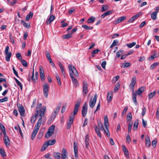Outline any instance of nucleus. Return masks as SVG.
<instances>
[{
    "instance_id": "obj_1",
    "label": "nucleus",
    "mask_w": 159,
    "mask_h": 159,
    "mask_svg": "<svg viewBox=\"0 0 159 159\" xmlns=\"http://www.w3.org/2000/svg\"><path fill=\"white\" fill-rule=\"evenodd\" d=\"M68 68L70 72V76L72 82L74 83V86L75 87H77L79 85V83L76 79L73 77V75L76 76H78L79 75L78 73L74 66H72L71 65H69L68 66Z\"/></svg>"
},
{
    "instance_id": "obj_2",
    "label": "nucleus",
    "mask_w": 159,
    "mask_h": 159,
    "mask_svg": "<svg viewBox=\"0 0 159 159\" xmlns=\"http://www.w3.org/2000/svg\"><path fill=\"white\" fill-rule=\"evenodd\" d=\"M81 102V100L80 99L77 100L75 106L73 114L70 117L69 120L67 122V123L71 124H72L73 123L75 118V115H76L78 112Z\"/></svg>"
},
{
    "instance_id": "obj_3",
    "label": "nucleus",
    "mask_w": 159,
    "mask_h": 159,
    "mask_svg": "<svg viewBox=\"0 0 159 159\" xmlns=\"http://www.w3.org/2000/svg\"><path fill=\"white\" fill-rule=\"evenodd\" d=\"M41 120L42 119L41 118L39 120L36 125L35 126L31 136V139L32 140L34 139L36 136V134L41 125L42 123Z\"/></svg>"
},
{
    "instance_id": "obj_4",
    "label": "nucleus",
    "mask_w": 159,
    "mask_h": 159,
    "mask_svg": "<svg viewBox=\"0 0 159 159\" xmlns=\"http://www.w3.org/2000/svg\"><path fill=\"white\" fill-rule=\"evenodd\" d=\"M104 125L105 126L106 130H104V131L108 137L110 136L109 132L108 129V126L109 125L107 115H105L104 118Z\"/></svg>"
},
{
    "instance_id": "obj_5",
    "label": "nucleus",
    "mask_w": 159,
    "mask_h": 159,
    "mask_svg": "<svg viewBox=\"0 0 159 159\" xmlns=\"http://www.w3.org/2000/svg\"><path fill=\"white\" fill-rule=\"evenodd\" d=\"M55 126L52 125L48 129V132L46 133L45 137L47 139H48L52 134L54 131Z\"/></svg>"
},
{
    "instance_id": "obj_6",
    "label": "nucleus",
    "mask_w": 159,
    "mask_h": 159,
    "mask_svg": "<svg viewBox=\"0 0 159 159\" xmlns=\"http://www.w3.org/2000/svg\"><path fill=\"white\" fill-rule=\"evenodd\" d=\"M49 86L47 83H46L43 85V93L45 97L47 98L49 93Z\"/></svg>"
},
{
    "instance_id": "obj_7",
    "label": "nucleus",
    "mask_w": 159,
    "mask_h": 159,
    "mask_svg": "<svg viewBox=\"0 0 159 159\" xmlns=\"http://www.w3.org/2000/svg\"><path fill=\"white\" fill-rule=\"evenodd\" d=\"M136 82V77L134 76L131 80V83L129 85V88L132 91H134V86Z\"/></svg>"
},
{
    "instance_id": "obj_8",
    "label": "nucleus",
    "mask_w": 159,
    "mask_h": 159,
    "mask_svg": "<svg viewBox=\"0 0 159 159\" xmlns=\"http://www.w3.org/2000/svg\"><path fill=\"white\" fill-rule=\"evenodd\" d=\"M97 99V95L95 94L93 97V100L90 99L89 101V105L90 107L93 108L95 105Z\"/></svg>"
},
{
    "instance_id": "obj_9",
    "label": "nucleus",
    "mask_w": 159,
    "mask_h": 159,
    "mask_svg": "<svg viewBox=\"0 0 159 159\" xmlns=\"http://www.w3.org/2000/svg\"><path fill=\"white\" fill-rule=\"evenodd\" d=\"M88 105L87 103L85 102L84 104L82 110V116L84 117L87 115V112Z\"/></svg>"
},
{
    "instance_id": "obj_10",
    "label": "nucleus",
    "mask_w": 159,
    "mask_h": 159,
    "mask_svg": "<svg viewBox=\"0 0 159 159\" xmlns=\"http://www.w3.org/2000/svg\"><path fill=\"white\" fill-rule=\"evenodd\" d=\"M61 155V159H68V153L67 151L66 148H63L62 149Z\"/></svg>"
},
{
    "instance_id": "obj_11",
    "label": "nucleus",
    "mask_w": 159,
    "mask_h": 159,
    "mask_svg": "<svg viewBox=\"0 0 159 159\" xmlns=\"http://www.w3.org/2000/svg\"><path fill=\"white\" fill-rule=\"evenodd\" d=\"M46 110V107L45 106L43 107L42 109H40L39 110V115L40 116V118L39 119V120L40 119H41V121H42V117H43L45 115V112Z\"/></svg>"
},
{
    "instance_id": "obj_12",
    "label": "nucleus",
    "mask_w": 159,
    "mask_h": 159,
    "mask_svg": "<svg viewBox=\"0 0 159 159\" xmlns=\"http://www.w3.org/2000/svg\"><path fill=\"white\" fill-rule=\"evenodd\" d=\"M88 85L86 81H84L83 84V92L84 94H86L88 92Z\"/></svg>"
},
{
    "instance_id": "obj_13",
    "label": "nucleus",
    "mask_w": 159,
    "mask_h": 159,
    "mask_svg": "<svg viewBox=\"0 0 159 159\" xmlns=\"http://www.w3.org/2000/svg\"><path fill=\"white\" fill-rule=\"evenodd\" d=\"M17 106L18 108V111L20 115L21 116H25V111L24 107L20 105H19V106L17 105Z\"/></svg>"
},
{
    "instance_id": "obj_14",
    "label": "nucleus",
    "mask_w": 159,
    "mask_h": 159,
    "mask_svg": "<svg viewBox=\"0 0 159 159\" xmlns=\"http://www.w3.org/2000/svg\"><path fill=\"white\" fill-rule=\"evenodd\" d=\"M85 147L87 149H89V135L88 134L86 135L85 139Z\"/></svg>"
},
{
    "instance_id": "obj_15",
    "label": "nucleus",
    "mask_w": 159,
    "mask_h": 159,
    "mask_svg": "<svg viewBox=\"0 0 159 159\" xmlns=\"http://www.w3.org/2000/svg\"><path fill=\"white\" fill-rule=\"evenodd\" d=\"M55 18V17L53 15L50 16L46 22V23L48 25L50 24L54 20Z\"/></svg>"
},
{
    "instance_id": "obj_16",
    "label": "nucleus",
    "mask_w": 159,
    "mask_h": 159,
    "mask_svg": "<svg viewBox=\"0 0 159 159\" xmlns=\"http://www.w3.org/2000/svg\"><path fill=\"white\" fill-rule=\"evenodd\" d=\"M140 15V13H139L134 16L130 19L129 20H128V22L129 23L133 22L134 20L137 19L139 16Z\"/></svg>"
},
{
    "instance_id": "obj_17",
    "label": "nucleus",
    "mask_w": 159,
    "mask_h": 159,
    "mask_svg": "<svg viewBox=\"0 0 159 159\" xmlns=\"http://www.w3.org/2000/svg\"><path fill=\"white\" fill-rule=\"evenodd\" d=\"M56 142L55 139H53V140H50L46 141L45 143L48 146L49 145H52L54 144Z\"/></svg>"
},
{
    "instance_id": "obj_18",
    "label": "nucleus",
    "mask_w": 159,
    "mask_h": 159,
    "mask_svg": "<svg viewBox=\"0 0 159 159\" xmlns=\"http://www.w3.org/2000/svg\"><path fill=\"white\" fill-rule=\"evenodd\" d=\"M158 12V11H155L151 13V18L153 20H155L157 18V15Z\"/></svg>"
},
{
    "instance_id": "obj_19",
    "label": "nucleus",
    "mask_w": 159,
    "mask_h": 159,
    "mask_svg": "<svg viewBox=\"0 0 159 159\" xmlns=\"http://www.w3.org/2000/svg\"><path fill=\"white\" fill-rule=\"evenodd\" d=\"M126 17L125 16H121L117 19L116 21H115L114 22V24H117L124 20L126 19Z\"/></svg>"
},
{
    "instance_id": "obj_20",
    "label": "nucleus",
    "mask_w": 159,
    "mask_h": 159,
    "mask_svg": "<svg viewBox=\"0 0 159 159\" xmlns=\"http://www.w3.org/2000/svg\"><path fill=\"white\" fill-rule=\"evenodd\" d=\"M112 98V92L110 93L108 92L107 96V100L108 102H111Z\"/></svg>"
},
{
    "instance_id": "obj_21",
    "label": "nucleus",
    "mask_w": 159,
    "mask_h": 159,
    "mask_svg": "<svg viewBox=\"0 0 159 159\" xmlns=\"http://www.w3.org/2000/svg\"><path fill=\"white\" fill-rule=\"evenodd\" d=\"M6 55L5 59L7 61H10V58L11 56V52L7 53H5Z\"/></svg>"
},
{
    "instance_id": "obj_22",
    "label": "nucleus",
    "mask_w": 159,
    "mask_h": 159,
    "mask_svg": "<svg viewBox=\"0 0 159 159\" xmlns=\"http://www.w3.org/2000/svg\"><path fill=\"white\" fill-rule=\"evenodd\" d=\"M4 142L7 147H9L10 145V141L9 138L4 139Z\"/></svg>"
},
{
    "instance_id": "obj_23",
    "label": "nucleus",
    "mask_w": 159,
    "mask_h": 159,
    "mask_svg": "<svg viewBox=\"0 0 159 159\" xmlns=\"http://www.w3.org/2000/svg\"><path fill=\"white\" fill-rule=\"evenodd\" d=\"M151 144V142H150V138L148 136L147 138H146V140H145V144L146 146L148 148H149L150 145Z\"/></svg>"
},
{
    "instance_id": "obj_24",
    "label": "nucleus",
    "mask_w": 159,
    "mask_h": 159,
    "mask_svg": "<svg viewBox=\"0 0 159 159\" xmlns=\"http://www.w3.org/2000/svg\"><path fill=\"white\" fill-rule=\"evenodd\" d=\"M144 91V88L141 87L138 89L136 92V93L138 95L141 94Z\"/></svg>"
},
{
    "instance_id": "obj_25",
    "label": "nucleus",
    "mask_w": 159,
    "mask_h": 159,
    "mask_svg": "<svg viewBox=\"0 0 159 159\" xmlns=\"http://www.w3.org/2000/svg\"><path fill=\"white\" fill-rule=\"evenodd\" d=\"M132 100L134 103L136 105L137 101L136 100V94L134 93V91L132 93Z\"/></svg>"
},
{
    "instance_id": "obj_26",
    "label": "nucleus",
    "mask_w": 159,
    "mask_h": 159,
    "mask_svg": "<svg viewBox=\"0 0 159 159\" xmlns=\"http://www.w3.org/2000/svg\"><path fill=\"white\" fill-rule=\"evenodd\" d=\"M33 14L32 12L31 11H30L29 14L27 15L25 18V20L26 21H29V20L30 18H32L33 17Z\"/></svg>"
},
{
    "instance_id": "obj_27",
    "label": "nucleus",
    "mask_w": 159,
    "mask_h": 159,
    "mask_svg": "<svg viewBox=\"0 0 159 159\" xmlns=\"http://www.w3.org/2000/svg\"><path fill=\"white\" fill-rule=\"evenodd\" d=\"M0 153L3 158L5 159L6 157V155L4 149L2 148L0 149Z\"/></svg>"
},
{
    "instance_id": "obj_28",
    "label": "nucleus",
    "mask_w": 159,
    "mask_h": 159,
    "mask_svg": "<svg viewBox=\"0 0 159 159\" xmlns=\"http://www.w3.org/2000/svg\"><path fill=\"white\" fill-rule=\"evenodd\" d=\"M139 124V120H136L134 124V130H137L138 126Z\"/></svg>"
},
{
    "instance_id": "obj_29",
    "label": "nucleus",
    "mask_w": 159,
    "mask_h": 159,
    "mask_svg": "<svg viewBox=\"0 0 159 159\" xmlns=\"http://www.w3.org/2000/svg\"><path fill=\"white\" fill-rule=\"evenodd\" d=\"M61 154L58 152H54L53 155L57 159H60Z\"/></svg>"
},
{
    "instance_id": "obj_30",
    "label": "nucleus",
    "mask_w": 159,
    "mask_h": 159,
    "mask_svg": "<svg viewBox=\"0 0 159 159\" xmlns=\"http://www.w3.org/2000/svg\"><path fill=\"white\" fill-rule=\"evenodd\" d=\"M21 23L26 28H29L30 27V24H28V23L25 22L24 20H21Z\"/></svg>"
},
{
    "instance_id": "obj_31",
    "label": "nucleus",
    "mask_w": 159,
    "mask_h": 159,
    "mask_svg": "<svg viewBox=\"0 0 159 159\" xmlns=\"http://www.w3.org/2000/svg\"><path fill=\"white\" fill-rule=\"evenodd\" d=\"M124 52L123 50L120 49L119 50L116 55V57L118 58H119L120 56L123 54Z\"/></svg>"
},
{
    "instance_id": "obj_32",
    "label": "nucleus",
    "mask_w": 159,
    "mask_h": 159,
    "mask_svg": "<svg viewBox=\"0 0 159 159\" xmlns=\"http://www.w3.org/2000/svg\"><path fill=\"white\" fill-rule=\"evenodd\" d=\"M72 37V34L71 33H69L63 35L62 38L63 39H69Z\"/></svg>"
},
{
    "instance_id": "obj_33",
    "label": "nucleus",
    "mask_w": 159,
    "mask_h": 159,
    "mask_svg": "<svg viewBox=\"0 0 159 159\" xmlns=\"http://www.w3.org/2000/svg\"><path fill=\"white\" fill-rule=\"evenodd\" d=\"M38 115V114L36 113L35 115L32 116L31 119V122L32 123H34L35 122Z\"/></svg>"
},
{
    "instance_id": "obj_34",
    "label": "nucleus",
    "mask_w": 159,
    "mask_h": 159,
    "mask_svg": "<svg viewBox=\"0 0 159 159\" xmlns=\"http://www.w3.org/2000/svg\"><path fill=\"white\" fill-rule=\"evenodd\" d=\"M108 8V6L107 5H103L101 8V11L102 12H103L107 10Z\"/></svg>"
},
{
    "instance_id": "obj_35",
    "label": "nucleus",
    "mask_w": 159,
    "mask_h": 159,
    "mask_svg": "<svg viewBox=\"0 0 159 159\" xmlns=\"http://www.w3.org/2000/svg\"><path fill=\"white\" fill-rule=\"evenodd\" d=\"M156 93V91L155 90L153 92L150 93L148 95V99H150L153 98Z\"/></svg>"
},
{
    "instance_id": "obj_36",
    "label": "nucleus",
    "mask_w": 159,
    "mask_h": 159,
    "mask_svg": "<svg viewBox=\"0 0 159 159\" xmlns=\"http://www.w3.org/2000/svg\"><path fill=\"white\" fill-rule=\"evenodd\" d=\"M95 130L97 133L98 135L101 138L102 137L100 133L99 130L97 126H96L95 127Z\"/></svg>"
},
{
    "instance_id": "obj_37",
    "label": "nucleus",
    "mask_w": 159,
    "mask_h": 159,
    "mask_svg": "<svg viewBox=\"0 0 159 159\" xmlns=\"http://www.w3.org/2000/svg\"><path fill=\"white\" fill-rule=\"evenodd\" d=\"M111 12L110 11H108L106 12L103 13L101 16V17L102 18H104L106 16H108L111 14Z\"/></svg>"
},
{
    "instance_id": "obj_38",
    "label": "nucleus",
    "mask_w": 159,
    "mask_h": 159,
    "mask_svg": "<svg viewBox=\"0 0 159 159\" xmlns=\"http://www.w3.org/2000/svg\"><path fill=\"white\" fill-rule=\"evenodd\" d=\"M130 62H125L122 64V67L124 68H126L130 66H131Z\"/></svg>"
},
{
    "instance_id": "obj_39",
    "label": "nucleus",
    "mask_w": 159,
    "mask_h": 159,
    "mask_svg": "<svg viewBox=\"0 0 159 159\" xmlns=\"http://www.w3.org/2000/svg\"><path fill=\"white\" fill-rule=\"evenodd\" d=\"M95 20V18L94 17L92 16L90 17L87 20V23H91L93 22Z\"/></svg>"
},
{
    "instance_id": "obj_40",
    "label": "nucleus",
    "mask_w": 159,
    "mask_h": 159,
    "mask_svg": "<svg viewBox=\"0 0 159 159\" xmlns=\"http://www.w3.org/2000/svg\"><path fill=\"white\" fill-rule=\"evenodd\" d=\"M82 27L86 30H92L93 27L92 26H89L86 25H83L82 26Z\"/></svg>"
},
{
    "instance_id": "obj_41",
    "label": "nucleus",
    "mask_w": 159,
    "mask_h": 159,
    "mask_svg": "<svg viewBox=\"0 0 159 159\" xmlns=\"http://www.w3.org/2000/svg\"><path fill=\"white\" fill-rule=\"evenodd\" d=\"M42 103H39L37 104L36 107V111L37 112V113L38 114L39 112V110L42 107Z\"/></svg>"
},
{
    "instance_id": "obj_42",
    "label": "nucleus",
    "mask_w": 159,
    "mask_h": 159,
    "mask_svg": "<svg viewBox=\"0 0 159 159\" xmlns=\"http://www.w3.org/2000/svg\"><path fill=\"white\" fill-rule=\"evenodd\" d=\"M56 77L58 84L59 85H61V81L60 78L59 76L58 75V74H56Z\"/></svg>"
},
{
    "instance_id": "obj_43",
    "label": "nucleus",
    "mask_w": 159,
    "mask_h": 159,
    "mask_svg": "<svg viewBox=\"0 0 159 159\" xmlns=\"http://www.w3.org/2000/svg\"><path fill=\"white\" fill-rule=\"evenodd\" d=\"M61 103L59 104L56 107L55 111H54V112H56V113L57 114L58 113L60 109L61 108Z\"/></svg>"
},
{
    "instance_id": "obj_44",
    "label": "nucleus",
    "mask_w": 159,
    "mask_h": 159,
    "mask_svg": "<svg viewBox=\"0 0 159 159\" xmlns=\"http://www.w3.org/2000/svg\"><path fill=\"white\" fill-rule=\"evenodd\" d=\"M136 44V43L135 42H133L131 43H129V44H127V46L129 48H131Z\"/></svg>"
},
{
    "instance_id": "obj_45",
    "label": "nucleus",
    "mask_w": 159,
    "mask_h": 159,
    "mask_svg": "<svg viewBox=\"0 0 159 159\" xmlns=\"http://www.w3.org/2000/svg\"><path fill=\"white\" fill-rule=\"evenodd\" d=\"M120 87V85L117 83V84L115 85L114 87V93H116L118 90V89H119Z\"/></svg>"
},
{
    "instance_id": "obj_46",
    "label": "nucleus",
    "mask_w": 159,
    "mask_h": 159,
    "mask_svg": "<svg viewBox=\"0 0 159 159\" xmlns=\"http://www.w3.org/2000/svg\"><path fill=\"white\" fill-rule=\"evenodd\" d=\"M56 112H54L52 114V116L50 117V119L51 120H53L56 117L57 114Z\"/></svg>"
},
{
    "instance_id": "obj_47",
    "label": "nucleus",
    "mask_w": 159,
    "mask_h": 159,
    "mask_svg": "<svg viewBox=\"0 0 159 159\" xmlns=\"http://www.w3.org/2000/svg\"><path fill=\"white\" fill-rule=\"evenodd\" d=\"M132 118V116L131 112L129 113L127 115V121H130L131 120Z\"/></svg>"
},
{
    "instance_id": "obj_48",
    "label": "nucleus",
    "mask_w": 159,
    "mask_h": 159,
    "mask_svg": "<svg viewBox=\"0 0 159 159\" xmlns=\"http://www.w3.org/2000/svg\"><path fill=\"white\" fill-rule=\"evenodd\" d=\"M159 65V63L155 62L151 66L150 69L152 70L156 66H158Z\"/></svg>"
},
{
    "instance_id": "obj_49",
    "label": "nucleus",
    "mask_w": 159,
    "mask_h": 159,
    "mask_svg": "<svg viewBox=\"0 0 159 159\" xmlns=\"http://www.w3.org/2000/svg\"><path fill=\"white\" fill-rule=\"evenodd\" d=\"M39 72L40 75H44V71L43 67L41 66L39 67Z\"/></svg>"
},
{
    "instance_id": "obj_50",
    "label": "nucleus",
    "mask_w": 159,
    "mask_h": 159,
    "mask_svg": "<svg viewBox=\"0 0 159 159\" xmlns=\"http://www.w3.org/2000/svg\"><path fill=\"white\" fill-rule=\"evenodd\" d=\"M21 61L22 64L24 67H26L27 66V62L25 61L23 59H21Z\"/></svg>"
},
{
    "instance_id": "obj_51",
    "label": "nucleus",
    "mask_w": 159,
    "mask_h": 159,
    "mask_svg": "<svg viewBox=\"0 0 159 159\" xmlns=\"http://www.w3.org/2000/svg\"><path fill=\"white\" fill-rule=\"evenodd\" d=\"M0 129L2 132L6 131L5 128L3 124L1 123H0Z\"/></svg>"
},
{
    "instance_id": "obj_52",
    "label": "nucleus",
    "mask_w": 159,
    "mask_h": 159,
    "mask_svg": "<svg viewBox=\"0 0 159 159\" xmlns=\"http://www.w3.org/2000/svg\"><path fill=\"white\" fill-rule=\"evenodd\" d=\"M131 141V139L130 135L128 134L126 137V142L128 143H129Z\"/></svg>"
},
{
    "instance_id": "obj_53",
    "label": "nucleus",
    "mask_w": 159,
    "mask_h": 159,
    "mask_svg": "<svg viewBox=\"0 0 159 159\" xmlns=\"http://www.w3.org/2000/svg\"><path fill=\"white\" fill-rule=\"evenodd\" d=\"M128 110V107H125L124 109L121 113V115L122 116H123L125 114Z\"/></svg>"
},
{
    "instance_id": "obj_54",
    "label": "nucleus",
    "mask_w": 159,
    "mask_h": 159,
    "mask_svg": "<svg viewBox=\"0 0 159 159\" xmlns=\"http://www.w3.org/2000/svg\"><path fill=\"white\" fill-rule=\"evenodd\" d=\"M98 125L100 130L102 131H103V130H104L105 129L103 128V125L101 122L98 123Z\"/></svg>"
},
{
    "instance_id": "obj_55",
    "label": "nucleus",
    "mask_w": 159,
    "mask_h": 159,
    "mask_svg": "<svg viewBox=\"0 0 159 159\" xmlns=\"http://www.w3.org/2000/svg\"><path fill=\"white\" fill-rule=\"evenodd\" d=\"M117 41L116 40H114L112 43V44L110 46V48H112L114 46H116L117 45Z\"/></svg>"
},
{
    "instance_id": "obj_56",
    "label": "nucleus",
    "mask_w": 159,
    "mask_h": 159,
    "mask_svg": "<svg viewBox=\"0 0 159 159\" xmlns=\"http://www.w3.org/2000/svg\"><path fill=\"white\" fill-rule=\"evenodd\" d=\"M100 51V50L97 49L95 50H93L92 52V56L93 57H94V54H96L99 51Z\"/></svg>"
},
{
    "instance_id": "obj_57",
    "label": "nucleus",
    "mask_w": 159,
    "mask_h": 159,
    "mask_svg": "<svg viewBox=\"0 0 159 159\" xmlns=\"http://www.w3.org/2000/svg\"><path fill=\"white\" fill-rule=\"evenodd\" d=\"M16 57L19 60H21L22 59V57L20 53L17 52L16 54Z\"/></svg>"
},
{
    "instance_id": "obj_58",
    "label": "nucleus",
    "mask_w": 159,
    "mask_h": 159,
    "mask_svg": "<svg viewBox=\"0 0 159 159\" xmlns=\"http://www.w3.org/2000/svg\"><path fill=\"white\" fill-rule=\"evenodd\" d=\"M8 98L7 97H5L4 98L0 99V102H6L7 101Z\"/></svg>"
},
{
    "instance_id": "obj_59",
    "label": "nucleus",
    "mask_w": 159,
    "mask_h": 159,
    "mask_svg": "<svg viewBox=\"0 0 159 159\" xmlns=\"http://www.w3.org/2000/svg\"><path fill=\"white\" fill-rule=\"evenodd\" d=\"M132 125V123L129 122L128 125V132L129 133L131 131V127Z\"/></svg>"
},
{
    "instance_id": "obj_60",
    "label": "nucleus",
    "mask_w": 159,
    "mask_h": 159,
    "mask_svg": "<svg viewBox=\"0 0 159 159\" xmlns=\"http://www.w3.org/2000/svg\"><path fill=\"white\" fill-rule=\"evenodd\" d=\"M74 151H78L77 143L76 142L74 143Z\"/></svg>"
},
{
    "instance_id": "obj_61",
    "label": "nucleus",
    "mask_w": 159,
    "mask_h": 159,
    "mask_svg": "<svg viewBox=\"0 0 159 159\" xmlns=\"http://www.w3.org/2000/svg\"><path fill=\"white\" fill-rule=\"evenodd\" d=\"M119 78V76L118 75L114 77L112 80V82H116V81H117Z\"/></svg>"
},
{
    "instance_id": "obj_62",
    "label": "nucleus",
    "mask_w": 159,
    "mask_h": 159,
    "mask_svg": "<svg viewBox=\"0 0 159 159\" xmlns=\"http://www.w3.org/2000/svg\"><path fill=\"white\" fill-rule=\"evenodd\" d=\"M157 141L156 139H155L152 142V145L153 146V147H155L157 145Z\"/></svg>"
},
{
    "instance_id": "obj_63",
    "label": "nucleus",
    "mask_w": 159,
    "mask_h": 159,
    "mask_svg": "<svg viewBox=\"0 0 159 159\" xmlns=\"http://www.w3.org/2000/svg\"><path fill=\"white\" fill-rule=\"evenodd\" d=\"M46 55L48 60L51 59L50 54L48 51L46 52Z\"/></svg>"
},
{
    "instance_id": "obj_64",
    "label": "nucleus",
    "mask_w": 159,
    "mask_h": 159,
    "mask_svg": "<svg viewBox=\"0 0 159 159\" xmlns=\"http://www.w3.org/2000/svg\"><path fill=\"white\" fill-rule=\"evenodd\" d=\"M156 117L157 119H159V107L157 109L156 114Z\"/></svg>"
}]
</instances>
